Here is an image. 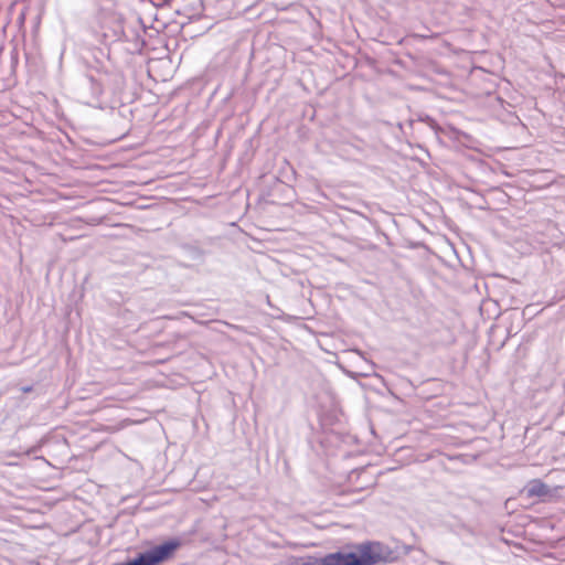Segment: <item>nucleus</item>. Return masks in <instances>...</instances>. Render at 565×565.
Instances as JSON below:
<instances>
[{"instance_id": "2", "label": "nucleus", "mask_w": 565, "mask_h": 565, "mask_svg": "<svg viewBox=\"0 0 565 565\" xmlns=\"http://www.w3.org/2000/svg\"><path fill=\"white\" fill-rule=\"evenodd\" d=\"M350 369L344 371L352 377H366L373 373V363L366 359V355H350Z\"/></svg>"}, {"instance_id": "4", "label": "nucleus", "mask_w": 565, "mask_h": 565, "mask_svg": "<svg viewBox=\"0 0 565 565\" xmlns=\"http://www.w3.org/2000/svg\"><path fill=\"white\" fill-rule=\"evenodd\" d=\"M20 390L22 393H30V392H32L33 387L31 385H28V386H22Z\"/></svg>"}, {"instance_id": "1", "label": "nucleus", "mask_w": 565, "mask_h": 565, "mask_svg": "<svg viewBox=\"0 0 565 565\" xmlns=\"http://www.w3.org/2000/svg\"><path fill=\"white\" fill-rule=\"evenodd\" d=\"M391 551L379 542H367L358 546L355 552L331 553L324 557H308L300 565H375L387 562Z\"/></svg>"}, {"instance_id": "3", "label": "nucleus", "mask_w": 565, "mask_h": 565, "mask_svg": "<svg viewBox=\"0 0 565 565\" xmlns=\"http://www.w3.org/2000/svg\"><path fill=\"white\" fill-rule=\"evenodd\" d=\"M525 491L529 497H546L550 493V488L540 480H532L525 487Z\"/></svg>"}, {"instance_id": "5", "label": "nucleus", "mask_w": 565, "mask_h": 565, "mask_svg": "<svg viewBox=\"0 0 565 565\" xmlns=\"http://www.w3.org/2000/svg\"><path fill=\"white\" fill-rule=\"evenodd\" d=\"M417 36L420 39H427V36H425V35H417Z\"/></svg>"}]
</instances>
